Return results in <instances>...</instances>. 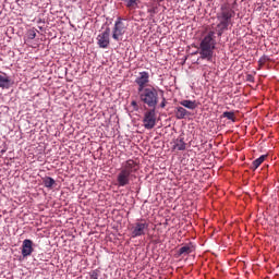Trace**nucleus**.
Instances as JSON below:
<instances>
[{
	"instance_id": "nucleus-1",
	"label": "nucleus",
	"mask_w": 279,
	"mask_h": 279,
	"mask_svg": "<svg viewBox=\"0 0 279 279\" xmlns=\"http://www.w3.org/2000/svg\"><path fill=\"white\" fill-rule=\"evenodd\" d=\"M217 33L209 31L203 35V38L199 44L198 53L202 60H213L215 49L217 47Z\"/></svg>"
},
{
	"instance_id": "nucleus-2",
	"label": "nucleus",
	"mask_w": 279,
	"mask_h": 279,
	"mask_svg": "<svg viewBox=\"0 0 279 279\" xmlns=\"http://www.w3.org/2000/svg\"><path fill=\"white\" fill-rule=\"evenodd\" d=\"M234 10L230 8V4L225 3L220 8V12L217 14V19L219 21L217 28H218V36H222L223 32L232 25V19H234Z\"/></svg>"
},
{
	"instance_id": "nucleus-3",
	"label": "nucleus",
	"mask_w": 279,
	"mask_h": 279,
	"mask_svg": "<svg viewBox=\"0 0 279 279\" xmlns=\"http://www.w3.org/2000/svg\"><path fill=\"white\" fill-rule=\"evenodd\" d=\"M137 95L141 104L147 108H158V104L160 102V94L158 93V88L155 86L149 85L146 89L137 92Z\"/></svg>"
},
{
	"instance_id": "nucleus-4",
	"label": "nucleus",
	"mask_w": 279,
	"mask_h": 279,
	"mask_svg": "<svg viewBox=\"0 0 279 279\" xmlns=\"http://www.w3.org/2000/svg\"><path fill=\"white\" fill-rule=\"evenodd\" d=\"M136 171H138V163L136 161L129 159L122 163V168L117 175L118 186H128L133 173H136Z\"/></svg>"
},
{
	"instance_id": "nucleus-5",
	"label": "nucleus",
	"mask_w": 279,
	"mask_h": 279,
	"mask_svg": "<svg viewBox=\"0 0 279 279\" xmlns=\"http://www.w3.org/2000/svg\"><path fill=\"white\" fill-rule=\"evenodd\" d=\"M149 230V222L147 220H141L135 222L131 228L132 239H136L138 236H145V232Z\"/></svg>"
},
{
	"instance_id": "nucleus-6",
	"label": "nucleus",
	"mask_w": 279,
	"mask_h": 279,
	"mask_svg": "<svg viewBox=\"0 0 279 279\" xmlns=\"http://www.w3.org/2000/svg\"><path fill=\"white\" fill-rule=\"evenodd\" d=\"M143 126L145 130H154L156 128V108H148L144 112Z\"/></svg>"
},
{
	"instance_id": "nucleus-7",
	"label": "nucleus",
	"mask_w": 279,
	"mask_h": 279,
	"mask_svg": "<svg viewBox=\"0 0 279 279\" xmlns=\"http://www.w3.org/2000/svg\"><path fill=\"white\" fill-rule=\"evenodd\" d=\"M135 84L137 85V93L149 88V72H140L135 78Z\"/></svg>"
},
{
	"instance_id": "nucleus-8",
	"label": "nucleus",
	"mask_w": 279,
	"mask_h": 279,
	"mask_svg": "<svg viewBox=\"0 0 279 279\" xmlns=\"http://www.w3.org/2000/svg\"><path fill=\"white\" fill-rule=\"evenodd\" d=\"M97 44L100 49H108L110 46V27H107L102 33L97 36Z\"/></svg>"
},
{
	"instance_id": "nucleus-9",
	"label": "nucleus",
	"mask_w": 279,
	"mask_h": 279,
	"mask_svg": "<svg viewBox=\"0 0 279 279\" xmlns=\"http://www.w3.org/2000/svg\"><path fill=\"white\" fill-rule=\"evenodd\" d=\"M125 23H123V20L121 17L118 19V21L114 23L112 38L113 40H121V36L125 34Z\"/></svg>"
},
{
	"instance_id": "nucleus-10",
	"label": "nucleus",
	"mask_w": 279,
	"mask_h": 279,
	"mask_svg": "<svg viewBox=\"0 0 279 279\" xmlns=\"http://www.w3.org/2000/svg\"><path fill=\"white\" fill-rule=\"evenodd\" d=\"M34 252V242L32 240H24L22 243V256L27 258V256H32Z\"/></svg>"
},
{
	"instance_id": "nucleus-11",
	"label": "nucleus",
	"mask_w": 279,
	"mask_h": 279,
	"mask_svg": "<svg viewBox=\"0 0 279 279\" xmlns=\"http://www.w3.org/2000/svg\"><path fill=\"white\" fill-rule=\"evenodd\" d=\"M172 149L173 151H184L186 149V143L184 142V138L179 137L174 140Z\"/></svg>"
},
{
	"instance_id": "nucleus-12",
	"label": "nucleus",
	"mask_w": 279,
	"mask_h": 279,
	"mask_svg": "<svg viewBox=\"0 0 279 279\" xmlns=\"http://www.w3.org/2000/svg\"><path fill=\"white\" fill-rule=\"evenodd\" d=\"M192 252H195V246H193V243H189L179 248L178 256H189Z\"/></svg>"
},
{
	"instance_id": "nucleus-13",
	"label": "nucleus",
	"mask_w": 279,
	"mask_h": 279,
	"mask_svg": "<svg viewBox=\"0 0 279 279\" xmlns=\"http://www.w3.org/2000/svg\"><path fill=\"white\" fill-rule=\"evenodd\" d=\"M174 114L177 119L182 120V119H186V117H189L191 112H189L184 107H175Z\"/></svg>"
},
{
	"instance_id": "nucleus-14",
	"label": "nucleus",
	"mask_w": 279,
	"mask_h": 279,
	"mask_svg": "<svg viewBox=\"0 0 279 279\" xmlns=\"http://www.w3.org/2000/svg\"><path fill=\"white\" fill-rule=\"evenodd\" d=\"M10 86H12L10 76L5 73L0 74V88H10Z\"/></svg>"
},
{
	"instance_id": "nucleus-15",
	"label": "nucleus",
	"mask_w": 279,
	"mask_h": 279,
	"mask_svg": "<svg viewBox=\"0 0 279 279\" xmlns=\"http://www.w3.org/2000/svg\"><path fill=\"white\" fill-rule=\"evenodd\" d=\"M266 159H267V155H262L259 158L255 159L252 162L251 169L253 171H256V169H258V167H260L265 162Z\"/></svg>"
},
{
	"instance_id": "nucleus-16",
	"label": "nucleus",
	"mask_w": 279,
	"mask_h": 279,
	"mask_svg": "<svg viewBox=\"0 0 279 279\" xmlns=\"http://www.w3.org/2000/svg\"><path fill=\"white\" fill-rule=\"evenodd\" d=\"M180 106H183V108H187V110H195V108H197V101L196 100H182V101H180Z\"/></svg>"
},
{
	"instance_id": "nucleus-17",
	"label": "nucleus",
	"mask_w": 279,
	"mask_h": 279,
	"mask_svg": "<svg viewBox=\"0 0 279 279\" xmlns=\"http://www.w3.org/2000/svg\"><path fill=\"white\" fill-rule=\"evenodd\" d=\"M44 185L46 186V189H52L53 184H56V180H53V178L51 177H45L43 179Z\"/></svg>"
},
{
	"instance_id": "nucleus-18",
	"label": "nucleus",
	"mask_w": 279,
	"mask_h": 279,
	"mask_svg": "<svg viewBox=\"0 0 279 279\" xmlns=\"http://www.w3.org/2000/svg\"><path fill=\"white\" fill-rule=\"evenodd\" d=\"M222 117H223V119H228L229 121H233V123H234V121H236V118L234 117L233 111H225L222 113Z\"/></svg>"
},
{
	"instance_id": "nucleus-19",
	"label": "nucleus",
	"mask_w": 279,
	"mask_h": 279,
	"mask_svg": "<svg viewBox=\"0 0 279 279\" xmlns=\"http://www.w3.org/2000/svg\"><path fill=\"white\" fill-rule=\"evenodd\" d=\"M126 4V8H134L135 5H137L136 1L137 0H121Z\"/></svg>"
},
{
	"instance_id": "nucleus-20",
	"label": "nucleus",
	"mask_w": 279,
	"mask_h": 279,
	"mask_svg": "<svg viewBox=\"0 0 279 279\" xmlns=\"http://www.w3.org/2000/svg\"><path fill=\"white\" fill-rule=\"evenodd\" d=\"M266 62H269V57L263 56L262 58H259L258 64L259 66H263Z\"/></svg>"
},
{
	"instance_id": "nucleus-21",
	"label": "nucleus",
	"mask_w": 279,
	"mask_h": 279,
	"mask_svg": "<svg viewBox=\"0 0 279 279\" xmlns=\"http://www.w3.org/2000/svg\"><path fill=\"white\" fill-rule=\"evenodd\" d=\"M90 278L92 279H99V270H93L90 272Z\"/></svg>"
},
{
	"instance_id": "nucleus-22",
	"label": "nucleus",
	"mask_w": 279,
	"mask_h": 279,
	"mask_svg": "<svg viewBox=\"0 0 279 279\" xmlns=\"http://www.w3.org/2000/svg\"><path fill=\"white\" fill-rule=\"evenodd\" d=\"M28 38H29L31 40H34V38H36V31H29V32H28Z\"/></svg>"
},
{
	"instance_id": "nucleus-23",
	"label": "nucleus",
	"mask_w": 279,
	"mask_h": 279,
	"mask_svg": "<svg viewBox=\"0 0 279 279\" xmlns=\"http://www.w3.org/2000/svg\"><path fill=\"white\" fill-rule=\"evenodd\" d=\"M131 106L133 110L138 111V102H136V100L131 101Z\"/></svg>"
},
{
	"instance_id": "nucleus-24",
	"label": "nucleus",
	"mask_w": 279,
	"mask_h": 279,
	"mask_svg": "<svg viewBox=\"0 0 279 279\" xmlns=\"http://www.w3.org/2000/svg\"><path fill=\"white\" fill-rule=\"evenodd\" d=\"M160 108H167V98H162L160 105H159Z\"/></svg>"
}]
</instances>
